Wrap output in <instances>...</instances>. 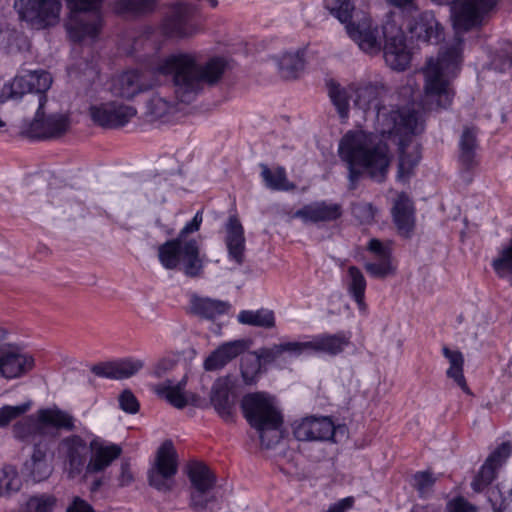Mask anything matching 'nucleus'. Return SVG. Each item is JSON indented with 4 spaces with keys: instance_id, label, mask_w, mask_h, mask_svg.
Returning <instances> with one entry per match:
<instances>
[{
    "instance_id": "f257e3e1",
    "label": "nucleus",
    "mask_w": 512,
    "mask_h": 512,
    "mask_svg": "<svg viewBox=\"0 0 512 512\" xmlns=\"http://www.w3.org/2000/svg\"><path fill=\"white\" fill-rule=\"evenodd\" d=\"M350 90L355 95V107L375 112L379 132L397 138L400 153L397 179L406 182L421 159L420 145L412 139L423 130L417 113L408 108L387 109L383 102L389 89L382 81L352 84Z\"/></svg>"
},
{
    "instance_id": "f03ea898",
    "label": "nucleus",
    "mask_w": 512,
    "mask_h": 512,
    "mask_svg": "<svg viewBox=\"0 0 512 512\" xmlns=\"http://www.w3.org/2000/svg\"><path fill=\"white\" fill-rule=\"evenodd\" d=\"M439 4L452 5L453 27L455 36L452 44L440 52L435 61L429 59L423 70L425 76V96L427 100L436 102L439 108L451 105L454 92L449 81L445 78L446 72H452L462 62L464 39L462 34L482 25L497 4V0H433Z\"/></svg>"
},
{
    "instance_id": "7ed1b4c3",
    "label": "nucleus",
    "mask_w": 512,
    "mask_h": 512,
    "mask_svg": "<svg viewBox=\"0 0 512 512\" xmlns=\"http://www.w3.org/2000/svg\"><path fill=\"white\" fill-rule=\"evenodd\" d=\"M227 65L223 57L215 56L201 63L198 53L177 50L160 58L153 72L170 77L175 98L189 104L205 86H214L222 79Z\"/></svg>"
},
{
    "instance_id": "20e7f679",
    "label": "nucleus",
    "mask_w": 512,
    "mask_h": 512,
    "mask_svg": "<svg viewBox=\"0 0 512 512\" xmlns=\"http://www.w3.org/2000/svg\"><path fill=\"white\" fill-rule=\"evenodd\" d=\"M338 154L348 170L349 189L355 190L364 173L377 182L386 179L390 166L388 146L373 133L348 131L340 140Z\"/></svg>"
},
{
    "instance_id": "39448f33",
    "label": "nucleus",
    "mask_w": 512,
    "mask_h": 512,
    "mask_svg": "<svg viewBox=\"0 0 512 512\" xmlns=\"http://www.w3.org/2000/svg\"><path fill=\"white\" fill-rule=\"evenodd\" d=\"M202 221V211H198L176 238L167 240L158 247V259L165 269H179L191 278L202 275L206 256L201 253L200 242L196 238L188 237L190 233L200 229Z\"/></svg>"
},
{
    "instance_id": "423d86ee",
    "label": "nucleus",
    "mask_w": 512,
    "mask_h": 512,
    "mask_svg": "<svg viewBox=\"0 0 512 512\" xmlns=\"http://www.w3.org/2000/svg\"><path fill=\"white\" fill-rule=\"evenodd\" d=\"M241 409L247 422L259 432L263 446L270 448L279 442L283 419L273 397L264 392L247 394Z\"/></svg>"
},
{
    "instance_id": "0eeeda50",
    "label": "nucleus",
    "mask_w": 512,
    "mask_h": 512,
    "mask_svg": "<svg viewBox=\"0 0 512 512\" xmlns=\"http://www.w3.org/2000/svg\"><path fill=\"white\" fill-rule=\"evenodd\" d=\"M69 17L66 30L74 42L95 40L103 27L101 9L104 0H64Z\"/></svg>"
},
{
    "instance_id": "6e6552de",
    "label": "nucleus",
    "mask_w": 512,
    "mask_h": 512,
    "mask_svg": "<svg viewBox=\"0 0 512 512\" xmlns=\"http://www.w3.org/2000/svg\"><path fill=\"white\" fill-rule=\"evenodd\" d=\"M197 11L195 4L178 1L170 6V11L159 24L160 33L173 40H187L203 31L202 25L193 19Z\"/></svg>"
},
{
    "instance_id": "1a4fd4ad",
    "label": "nucleus",
    "mask_w": 512,
    "mask_h": 512,
    "mask_svg": "<svg viewBox=\"0 0 512 512\" xmlns=\"http://www.w3.org/2000/svg\"><path fill=\"white\" fill-rule=\"evenodd\" d=\"M187 474L192 488L190 507L196 512H218L221 508L218 497L213 492L216 477L209 467L201 462H191L187 467Z\"/></svg>"
},
{
    "instance_id": "9d476101",
    "label": "nucleus",
    "mask_w": 512,
    "mask_h": 512,
    "mask_svg": "<svg viewBox=\"0 0 512 512\" xmlns=\"http://www.w3.org/2000/svg\"><path fill=\"white\" fill-rule=\"evenodd\" d=\"M47 96L40 97L34 119L22 129L21 134L29 139L48 140L63 136L70 128V119L64 114H51L45 116L43 108Z\"/></svg>"
},
{
    "instance_id": "9b49d317",
    "label": "nucleus",
    "mask_w": 512,
    "mask_h": 512,
    "mask_svg": "<svg viewBox=\"0 0 512 512\" xmlns=\"http://www.w3.org/2000/svg\"><path fill=\"white\" fill-rule=\"evenodd\" d=\"M177 471V452L172 441L166 440L158 448L155 461L148 470L149 485L161 492L170 491Z\"/></svg>"
},
{
    "instance_id": "f8f14e48",
    "label": "nucleus",
    "mask_w": 512,
    "mask_h": 512,
    "mask_svg": "<svg viewBox=\"0 0 512 512\" xmlns=\"http://www.w3.org/2000/svg\"><path fill=\"white\" fill-rule=\"evenodd\" d=\"M7 332L0 328V377L11 380L20 378L35 366L34 357L20 346L6 343Z\"/></svg>"
},
{
    "instance_id": "ddd939ff",
    "label": "nucleus",
    "mask_w": 512,
    "mask_h": 512,
    "mask_svg": "<svg viewBox=\"0 0 512 512\" xmlns=\"http://www.w3.org/2000/svg\"><path fill=\"white\" fill-rule=\"evenodd\" d=\"M21 20L38 28L53 26L59 22L61 0H17L14 4Z\"/></svg>"
},
{
    "instance_id": "4468645a",
    "label": "nucleus",
    "mask_w": 512,
    "mask_h": 512,
    "mask_svg": "<svg viewBox=\"0 0 512 512\" xmlns=\"http://www.w3.org/2000/svg\"><path fill=\"white\" fill-rule=\"evenodd\" d=\"M382 32L385 38L383 54L386 64L393 70L404 71L410 64L411 54L407 49L403 31L395 23L386 22Z\"/></svg>"
},
{
    "instance_id": "2eb2a0df",
    "label": "nucleus",
    "mask_w": 512,
    "mask_h": 512,
    "mask_svg": "<svg viewBox=\"0 0 512 512\" xmlns=\"http://www.w3.org/2000/svg\"><path fill=\"white\" fill-rule=\"evenodd\" d=\"M346 31L363 52L369 55L380 53L382 43L378 26L373 23L370 17L363 15L360 19L350 21L346 25Z\"/></svg>"
},
{
    "instance_id": "dca6fc26",
    "label": "nucleus",
    "mask_w": 512,
    "mask_h": 512,
    "mask_svg": "<svg viewBox=\"0 0 512 512\" xmlns=\"http://www.w3.org/2000/svg\"><path fill=\"white\" fill-rule=\"evenodd\" d=\"M137 111L133 106L116 101L104 103L90 108V116L94 123L104 128H118L126 125Z\"/></svg>"
},
{
    "instance_id": "f3484780",
    "label": "nucleus",
    "mask_w": 512,
    "mask_h": 512,
    "mask_svg": "<svg viewBox=\"0 0 512 512\" xmlns=\"http://www.w3.org/2000/svg\"><path fill=\"white\" fill-rule=\"evenodd\" d=\"M335 432L336 427L329 417H306L293 429L299 441H333Z\"/></svg>"
},
{
    "instance_id": "a211bd4d",
    "label": "nucleus",
    "mask_w": 512,
    "mask_h": 512,
    "mask_svg": "<svg viewBox=\"0 0 512 512\" xmlns=\"http://www.w3.org/2000/svg\"><path fill=\"white\" fill-rule=\"evenodd\" d=\"M60 445L64 451L68 477L75 478L86 469L88 456L86 441L79 435H70L62 439Z\"/></svg>"
},
{
    "instance_id": "6ab92c4d",
    "label": "nucleus",
    "mask_w": 512,
    "mask_h": 512,
    "mask_svg": "<svg viewBox=\"0 0 512 512\" xmlns=\"http://www.w3.org/2000/svg\"><path fill=\"white\" fill-rule=\"evenodd\" d=\"M227 378H219L212 385L210 403L218 415L225 421H232L235 411L236 395Z\"/></svg>"
},
{
    "instance_id": "aec40b11",
    "label": "nucleus",
    "mask_w": 512,
    "mask_h": 512,
    "mask_svg": "<svg viewBox=\"0 0 512 512\" xmlns=\"http://www.w3.org/2000/svg\"><path fill=\"white\" fill-rule=\"evenodd\" d=\"M342 205L334 202L316 201L304 205L294 213V217L305 223L332 222L341 218Z\"/></svg>"
},
{
    "instance_id": "412c9836",
    "label": "nucleus",
    "mask_w": 512,
    "mask_h": 512,
    "mask_svg": "<svg viewBox=\"0 0 512 512\" xmlns=\"http://www.w3.org/2000/svg\"><path fill=\"white\" fill-rule=\"evenodd\" d=\"M511 447L508 443H502L486 459L478 474L471 483L475 492L483 491L496 477V470L509 457Z\"/></svg>"
},
{
    "instance_id": "4be33fe9",
    "label": "nucleus",
    "mask_w": 512,
    "mask_h": 512,
    "mask_svg": "<svg viewBox=\"0 0 512 512\" xmlns=\"http://www.w3.org/2000/svg\"><path fill=\"white\" fill-rule=\"evenodd\" d=\"M92 455L85 469L86 474L103 472L122 454V448L115 443H105L99 439L90 442Z\"/></svg>"
},
{
    "instance_id": "5701e85b",
    "label": "nucleus",
    "mask_w": 512,
    "mask_h": 512,
    "mask_svg": "<svg viewBox=\"0 0 512 512\" xmlns=\"http://www.w3.org/2000/svg\"><path fill=\"white\" fill-rule=\"evenodd\" d=\"M151 87L152 83L147 79L145 73L138 70H130L114 79L111 91L116 97L132 99L137 94Z\"/></svg>"
},
{
    "instance_id": "b1692460",
    "label": "nucleus",
    "mask_w": 512,
    "mask_h": 512,
    "mask_svg": "<svg viewBox=\"0 0 512 512\" xmlns=\"http://www.w3.org/2000/svg\"><path fill=\"white\" fill-rule=\"evenodd\" d=\"M144 366L140 359L126 358L114 362L96 364L91 371L98 377L125 379L133 376Z\"/></svg>"
},
{
    "instance_id": "393cba45",
    "label": "nucleus",
    "mask_w": 512,
    "mask_h": 512,
    "mask_svg": "<svg viewBox=\"0 0 512 512\" xmlns=\"http://www.w3.org/2000/svg\"><path fill=\"white\" fill-rule=\"evenodd\" d=\"M249 347L247 340L226 342L214 350L204 361V369L215 371L223 368L230 361L244 353Z\"/></svg>"
},
{
    "instance_id": "a878e982",
    "label": "nucleus",
    "mask_w": 512,
    "mask_h": 512,
    "mask_svg": "<svg viewBox=\"0 0 512 512\" xmlns=\"http://www.w3.org/2000/svg\"><path fill=\"white\" fill-rule=\"evenodd\" d=\"M225 244L229 259L242 265L245 260V236L243 226L235 216L229 217L226 224Z\"/></svg>"
},
{
    "instance_id": "bb28decb",
    "label": "nucleus",
    "mask_w": 512,
    "mask_h": 512,
    "mask_svg": "<svg viewBox=\"0 0 512 512\" xmlns=\"http://www.w3.org/2000/svg\"><path fill=\"white\" fill-rule=\"evenodd\" d=\"M231 308L227 301L210 297H201L196 294L190 297L189 311L193 315L206 320H214L226 314Z\"/></svg>"
},
{
    "instance_id": "cd10ccee",
    "label": "nucleus",
    "mask_w": 512,
    "mask_h": 512,
    "mask_svg": "<svg viewBox=\"0 0 512 512\" xmlns=\"http://www.w3.org/2000/svg\"><path fill=\"white\" fill-rule=\"evenodd\" d=\"M412 37L423 42H438L441 35L439 23L431 11H424L408 24Z\"/></svg>"
},
{
    "instance_id": "c85d7f7f",
    "label": "nucleus",
    "mask_w": 512,
    "mask_h": 512,
    "mask_svg": "<svg viewBox=\"0 0 512 512\" xmlns=\"http://www.w3.org/2000/svg\"><path fill=\"white\" fill-rule=\"evenodd\" d=\"M392 216L399 234L409 237L415 225L414 206L405 193L399 194L395 200Z\"/></svg>"
},
{
    "instance_id": "c756f323",
    "label": "nucleus",
    "mask_w": 512,
    "mask_h": 512,
    "mask_svg": "<svg viewBox=\"0 0 512 512\" xmlns=\"http://www.w3.org/2000/svg\"><path fill=\"white\" fill-rule=\"evenodd\" d=\"M158 0H114L111 10L123 18H140L153 13Z\"/></svg>"
},
{
    "instance_id": "7c9ffc66",
    "label": "nucleus",
    "mask_w": 512,
    "mask_h": 512,
    "mask_svg": "<svg viewBox=\"0 0 512 512\" xmlns=\"http://www.w3.org/2000/svg\"><path fill=\"white\" fill-rule=\"evenodd\" d=\"M186 384L187 377L184 376L177 383H174L172 380H166L163 383L154 385L152 390L158 397L165 399L173 407L183 409L188 404V398L185 395Z\"/></svg>"
},
{
    "instance_id": "2f4dec72",
    "label": "nucleus",
    "mask_w": 512,
    "mask_h": 512,
    "mask_svg": "<svg viewBox=\"0 0 512 512\" xmlns=\"http://www.w3.org/2000/svg\"><path fill=\"white\" fill-rule=\"evenodd\" d=\"M37 421L44 427H53L66 431H73L75 429V418L57 406L38 410Z\"/></svg>"
},
{
    "instance_id": "473e14b6",
    "label": "nucleus",
    "mask_w": 512,
    "mask_h": 512,
    "mask_svg": "<svg viewBox=\"0 0 512 512\" xmlns=\"http://www.w3.org/2000/svg\"><path fill=\"white\" fill-rule=\"evenodd\" d=\"M310 342L311 352L336 355L341 353L344 347L349 344V337L344 333L322 334L313 337Z\"/></svg>"
},
{
    "instance_id": "72a5a7b5",
    "label": "nucleus",
    "mask_w": 512,
    "mask_h": 512,
    "mask_svg": "<svg viewBox=\"0 0 512 512\" xmlns=\"http://www.w3.org/2000/svg\"><path fill=\"white\" fill-rule=\"evenodd\" d=\"M23 472L35 482L43 481L50 476L52 468L46 460V453L38 446H35L30 459L25 461Z\"/></svg>"
},
{
    "instance_id": "f704fd0d",
    "label": "nucleus",
    "mask_w": 512,
    "mask_h": 512,
    "mask_svg": "<svg viewBox=\"0 0 512 512\" xmlns=\"http://www.w3.org/2000/svg\"><path fill=\"white\" fill-rule=\"evenodd\" d=\"M477 131L471 127H465L459 140V161L466 169L477 166Z\"/></svg>"
},
{
    "instance_id": "c9c22d12",
    "label": "nucleus",
    "mask_w": 512,
    "mask_h": 512,
    "mask_svg": "<svg viewBox=\"0 0 512 512\" xmlns=\"http://www.w3.org/2000/svg\"><path fill=\"white\" fill-rule=\"evenodd\" d=\"M261 178L265 186L273 191H290L295 188V184L287 178L286 170L282 166L270 169L268 165L261 163Z\"/></svg>"
},
{
    "instance_id": "e433bc0d",
    "label": "nucleus",
    "mask_w": 512,
    "mask_h": 512,
    "mask_svg": "<svg viewBox=\"0 0 512 512\" xmlns=\"http://www.w3.org/2000/svg\"><path fill=\"white\" fill-rule=\"evenodd\" d=\"M443 355L449 361V368L446 372L447 376L455 381V383L466 393H469V388L463 374L464 357L458 350H450L444 346L442 348Z\"/></svg>"
},
{
    "instance_id": "4c0bfd02",
    "label": "nucleus",
    "mask_w": 512,
    "mask_h": 512,
    "mask_svg": "<svg viewBox=\"0 0 512 512\" xmlns=\"http://www.w3.org/2000/svg\"><path fill=\"white\" fill-rule=\"evenodd\" d=\"M277 65L282 78L296 79L304 68L303 54L299 50L285 52L278 58Z\"/></svg>"
},
{
    "instance_id": "58836bf2",
    "label": "nucleus",
    "mask_w": 512,
    "mask_h": 512,
    "mask_svg": "<svg viewBox=\"0 0 512 512\" xmlns=\"http://www.w3.org/2000/svg\"><path fill=\"white\" fill-rule=\"evenodd\" d=\"M24 78L28 93L35 94L38 105H40V97L46 96V92L52 84L50 73L44 70L29 71L24 74Z\"/></svg>"
},
{
    "instance_id": "ea45409f",
    "label": "nucleus",
    "mask_w": 512,
    "mask_h": 512,
    "mask_svg": "<svg viewBox=\"0 0 512 512\" xmlns=\"http://www.w3.org/2000/svg\"><path fill=\"white\" fill-rule=\"evenodd\" d=\"M348 292L351 297L355 300L360 310L366 309L364 301L366 280L363 273L356 266H350L348 268Z\"/></svg>"
},
{
    "instance_id": "a19ab883",
    "label": "nucleus",
    "mask_w": 512,
    "mask_h": 512,
    "mask_svg": "<svg viewBox=\"0 0 512 512\" xmlns=\"http://www.w3.org/2000/svg\"><path fill=\"white\" fill-rule=\"evenodd\" d=\"M241 324L270 329L275 326V316L272 310L259 309L256 311L243 310L238 314Z\"/></svg>"
},
{
    "instance_id": "79ce46f5",
    "label": "nucleus",
    "mask_w": 512,
    "mask_h": 512,
    "mask_svg": "<svg viewBox=\"0 0 512 512\" xmlns=\"http://www.w3.org/2000/svg\"><path fill=\"white\" fill-rule=\"evenodd\" d=\"M351 85L348 87H342L340 84L330 81L328 83V94L336 107L341 118H347L349 114V99L352 96L353 91L350 90Z\"/></svg>"
},
{
    "instance_id": "37998d69",
    "label": "nucleus",
    "mask_w": 512,
    "mask_h": 512,
    "mask_svg": "<svg viewBox=\"0 0 512 512\" xmlns=\"http://www.w3.org/2000/svg\"><path fill=\"white\" fill-rule=\"evenodd\" d=\"M491 265L498 277L512 280V238L510 243L499 251Z\"/></svg>"
},
{
    "instance_id": "c03bdc74",
    "label": "nucleus",
    "mask_w": 512,
    "mask_h": 512,
    "mask_svg": "<svg viewBox=\"0 0 512 512\" xmlns=\"http://www.w3.org/2000/svg\"><path fill=\"white\" fill-rule=\"evenodd\" d=\"M174 109V105L159 95H153L146 103V116L150 121L163 118Z\"/></svg>"
},
{
    "instance_id": "a18cd8bd",
    "label": "nucleus",
    "mask_w": 512,
    "mask_h": 512,
    "mask_svg": "<svg viewBox=\"0 0 512 512\" xmlns=\"http://www.w3.org/2000/svg\"><path fill=\"white\" fill-rule=\"evenodd\" d=\"M25 84L24 75H17L11 82L5 83L0 93L1 102L22 98L23 95L28 93Z\"/></svg>"
},
{
    "instance_id": "49530a36",
    "label": "nucleus",
    "mask_w": 512,
    "mask_h": 512,
    "mask_svg": "<svg viewBox=\"0 0 512 512\" xmlns=\"http://www.w3.org/2000/svg\"><path fill=\"white\" fill-rule=\"evenodd\" d=\"M261 370V361L255 353L245 356L241 360V375L245 384L256 382Z\"/></svg>"
},
{
    "instance_id": "de8ad7c7",
    "label": "nucleus",
    "mask_w": 512,
    "mask_h": 512,
    "mask_svg": "<svg viewBox=\"0 0 512 512\" xmlns=\"http://www.w3.org/2000/svg\"><path fill=\"white\" fill-rule=\"evenodd\" d=\"M57 499L51 494H39L31 496L26 502V512H52Z\"/></svg>"
},
{
    "instance_id": "09e8293b",
    "label": "nucleus",
    "mask_w": 512,
    "mask_h": 512,
    "mask_svg": "<svg viewBox=\"0 0 512 512\" xmlns=\"http://www.w3.org/2000/svg\"><path fill=\"white\" fill-rule=\"evenodd\" d=\"M324 4L340 22L346 23L351 19L353 7L348 0H324Z\"/></svg>"
},
{
    "instance_id": "8fccbe9b",
    "label": "nucleus",
    "mask_w": 512,
    "mask_h": 512,
    "mask_svg": "<svg viewBox=\"0 0 512 512\" xmlns=\"http://www.w3.org/2000/svg\"><path fill=\"white\" fill-rule=\"evenodd\" d=\"M351 212L360 224H371L374 222L377 209L369 202H355L352 204Z\"/></svg>"
},
{
    "instance_id": "3c124183",
    "label": "nucleus",
    "mask_w": 512,
    "mask_h": 512,
    "mask_svg": "<svg viewBox=\"0 0 512 512\" xmlns=\"http://www.w3.org/2000/svg\"><path fill=\"white\" fill-rule=\"evenodd\" d=\"M367 273L374 278H385L395 273L391 258L375 259L373 262L365 263Z\"/></svg>"
},
{
    "instance_id": "603ef678",
    "label": "nucleus",
    "mask_w": 512,
    "mask_h": 512,
    "mask_svg": "<svg viewBox=\"0 0 512 512\" xmlns=\"http://www.w3.org/2000/svg\"><path fill=\"white\" fill-rule=\"evenodd\" d=\"M30 408V403H22L16 406H3L0 408V427L8 425L12 420L26 413Z\"/></svg>"
},
{
    "instance_id": "864d4df0",
    "label": "nucleus",
    "mask_w": 512,
    "mask_h": 512,
    "mask_svg": "<svg viewBox=\"0 0 512 512\" xmlns=\"http://www.w3.org/2000/svg\"><path fill=\"white\" fill-rule=\"evenodd\" d=\"M436 478L428 471L417 472L414 475V487L421 497H425L432 490Z\"/></svg>"
},
{
    "instance_id": "5fc2aeb1",
    "label": "nucleus",
    "mask_w": 512,
    "mask_h": 512,
    "mask_svg": "<svg viewBox=\"0 0 512 512\" xmlns=\"http://www.w3.org/2000/svg\"><path fill=\"white\" fill-rule=\"evenodd\" d=\"M179 361V356L171 354L159 359L153 366L152 375L161 378L169 371L173 370Z\"/></svg>"
},
{
    "instance_id": "6e6d98bb",
    "label": "nucleus",
    "mask_w": 512,
    "mask_h": 512,
    "mask_svg": "<svg viewBox=\"0 0 512 512\" xmlns=\"http://www.w3.org/2000/svg\"><path fill=\"white\" fill-rule=\"evenodd\" d=\"M120 408L129 414H136L140 404L136 396L130 390H124L118 398Z\"/></svg>"
},
{
    "instance_id": "4d7b16f0",
    "label": "nucleus",
    "mask_w": 512,
    "mask_h": 512,
    "mask_svg": "<svg viewBox=\"0 0 512 512\" xmlns=\"http://www.w3.org/2000/svg\"><path fill=\"white\" fill-rule=\"evenodd\" d=\"M282 353H289L293 356H300L303 353H311V342L310 341H304V342H284L280 343Z\"/></svg>"
},
{
    "instance_id": "13d9d810",
    "label": "nucleus",
    "mask_w": 512,
    "mask_h": 512,
    "mask_svg": "<svg viewBox=\"0 0 512 512\" xmlns=\"http://www.w3.org/2000/svg\"><path fill=\"white\" fill-rule=\"evenodd\" d=\"M367 249L374 255L375 259L391 258V251L389 247L384 245L378 239H371L368 243Z\"/></svg>"
},
{
    "instance_id": "bf43d9fd",
    "label": "nucleus",
    "mask_w": 512,
    "mask_h": 512,
    "mask_svg": "<svg viewBox=\"0 0 512 512\" xmlns=\"http://www.w3.org/2000/svg\"><path fill=\"white\" fill-rule=\"evenodd\" d=\"M448 512H477V508L463 497H456L447 503Z\"/></svg>"
},
{
    "instance_id": "052dcab7",
    "label": "nucleus",
    "mask_w": 512,
    "mask_h": 512,
    "mask_svg": "<svg viewBox=\"0 0 512 512\" xmlns=\"http://www.w3.org/2000/svg\"><path fill=\"white\" fill-rule=\"evenodd\" d=\"M260 361L263 360L266 363H270L279 358L283 353L280 344H274L269 348H261L258 352H255Z\"/></svg>"
},
{
    "instance_id": "680f3d73",
    "label": "nucleus",
    "mask_w": 512,
    "mask_h": 512,
    "mask_svg": "<svg viewBox=\"0 0 512 512\" xmlns=\"http://www.w3.org/2000/svg\"><path fill=\"white\" fill-rule=\"evenodd\" d=\"M3 472L9 481L6 483V490L9 492H16L20 489L21 482L18 477L17 471L13 466H5Z\"/></svg>"
},
{
    "instance_id": "e2e57ef3",
    "label": "nucleus",
    "mask_w": 512,
    "mask_h": 512,
    "mask_svg": "<svg viewBox=\"0 0 512 512\" xmlns=\"http://www.w3.org/2000/svg\"><path fill=\"white\" fill-rule=\"evenodd\" d=\"M66 512H95L93 507L81 499L80 497H75L72 503L67 507Z\"/></svg>"
},
{
    "instance_id": "0e129e2a",
    "label": "nucleus",
    "mask_w": 512,
    "mask_h": 512,
    "mask_svg": "<svg viewBox=\"0 0 512 512\" xmlns=\"http://www.w3.org/2000/svg\"><path fill=\"white\" fill-rule=\"evenodd\" d=\"M353 505V498L347 497L331 505L326 512H345Z\"/></svg>"
},
{
    "instance_id": "69168bd1",
    "label": "nucleus",
    "mask_w": 512,
    "mask_h": 512,
    "mask_svg": "<svg viewBox=\"0 0 512 512\" xmlns=\"http://www.w3.org/2000/svg\"><path fill=\"white\" fill-rule=\"evenodd\" d=\"M133 481V475L130 470V466L128 463H122L121 465V473L119 476V483L121 486H127Z\"/></svg>"
},
{
    "instance_id": "338daca9",
    "label": "nucleus",
    "mask_w": 512,
    "mask_h": 512,
    "mask_svg": "<svg viewBox=\"0 0 512 512\" xmlns=\"http://www.w3.org/2000/svg\"><path fill=\"white\" fill-rule=\"evenodd\" d=\"M387 2L395 7L411 11L416 9L415 0H387Z\"/></svg>"
},
{
    "instance_id": "774afa93",
    "label": "nucleus",
    "mask_w": 512,
    "mask_h": 512,
    "mask_svg": "<svg viewBox=\"0 0 512 512\" xmlns=\"http://www.w3.org/2000/svg\"><path fill=\"white\" fill-rule=\"evenodd\" d=\"M492 507H493L494 512H503V510H504L503 503L497 505L496 502H492Z\"/></svg>"
}]
</instances>
